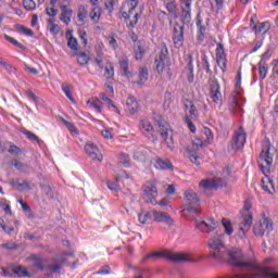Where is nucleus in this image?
Instances as JSON below:
<instances>
[{"instance_id":"26","label":"nucleus","mask_w":278,"mask_h":278,"mask_svg":"<svg viewBox=\"0 0 278 278\" xmlns=\"http://www.w3.org/2000/svg\"><path fill=\"white\" fill-rule=\"evenodd\" d=\"M154 166L159 170H170V168H173V163H170V161L165 159H156Z\"/></svg>"},{"instance_id":"4","label":"nucleus","mask_w":278,"mask_h":278,"mask_svg":"<svg viewBox=\"0 0 278 278\" xmlns=\"http://www.w3.org/2000/svg\"><path fill=\"white\" fill-rule=\"evenodd\" d=\"M229 177H231V168L226 167L223 169L220 176L200 181V188H203V190H212L214 188H225V186H227V179H229Z\"/></svg>"},{"instance_id":"34","label":"nucleus","mask_w":278,"mask_h":278,"mask_svg":"<svg viewBox=\"0 0 278 278\" xmlns=\"http://www.w3.org/2000/svg\"><path fill=\"white\" fill-rule=\"evenodd\" d=\"M96 63L100 68L103 66V42H100L97 46Z\"/></svg>"},{"instance_id":"31","label":"nucleus","mask_w":278,"mask_h":278,"mask_svg":"<svg viewBox=\"0 0 278 278\" xmlns=\"http://www.w3.org/2000/svg\"><path fill=\"white\" fill-rule=\"evenodd\" d=\"M138 220L141 223V225H147L149 220H153V211L146 212V213H139Z\"/></svg>"},{"instance_id":"46","label":"nucleus","mask_w":278,"mask_h":278,"mask_svg":"<svg viewBox=\"0 0 278 278\" xmlns=\"http://www.w3.org/2000/svg\"><path fill=\"white\" fill-rule=\"evenodd\" d=\"M144 49L142 48V46H140V43H137L135 46V59L136 60H142L144 58Z\"/></svg>"},{"instance_id":"41","label":"nucleus","mask_w":278,"mask_h":278,"mask_svg":"<svg viewBox=\"0 0 278 278\" xmlns=\"http://www.w3.org/2000/svg\"><path fill=\"white\" fill-rule=\"evenodd\" d=\"M46 14L48 16H51L52 18H55L58 16V9H55V1L51 0L50 7L46 8Z\"/></svg>"},{"instance_id":"10","label":"nucleus","mask_w":278,"mask_h":278,"mask_svg":"<svg viewBox=\"0 0 278 278\" xmlns=\"http://www.w3.org/2000/svg\"><path fill=\"white\" fill-rule=\"evenodd\" d=\"M273 219L268 218L266 214H262V218L258 224L253 228L254 236H264V233H270L273 231Z\"/></svg>"},{"instance_id":"35","label":"nucleus","mask_w":278,"mask_h":278,"mask_svg":"<svg viewBox=\"0 0 278 278\" xmlns=\"http://www.w3.org/2000/svg\"><path fill=\"white\" fill-rule=\"evenodd\" d=\"M258 75L262 80L266 79V75H268V67L264 61L258 62Z\"/></svg>"},{"instance_id":"30","label":"nucleus","mask_w":278,"mask_h":278,"mask_svg":"<svg viewBox=\"0 0 278 278\" xmlns=\"http://www.w3.org/2000/svg\"><path fill=\"white\" fill-rule=\"evenodd\" d=\"M99 97L101 101H104V103H108L110 110H113L115 114H121V110L118 109V106H116V104H114V101L110 99V97H108L105 93H100Z\"/></svg>"},{"instance_id":"50","label":"nucleus","mask_w":278,"mask_h":278,"mask_svg":"<svg viewBox=\"0 0 278 278\" xmlns=\"http://www.w3.org/2000/svg\"><path fill=\"white\" fill-rule=\"evenodd\" d=\"M104 77H106V79H112L114 77V65H112V63H108L105 66Z\"/></svg>"},{"instance_id":"22","label":"nucleus","mask_w":278,"mask_h":278,"mask_svg":"<svg viewBox=\"0 0 278 278\" xmlns=\"http://www.w3.org/2000/svg\"><path fill=\"white\" fill-rule=\"evenodd\" d=\"M10 186H12L13 188H16L21 192H25L27 190H31V186L29 185V182L26 181V180H23L21 178L12 179L10 181Z\"/></svg>"},{"instance_id":"8","label":"nucleus","mask_w":278,"mask_h":278,"mask_svg":"<svg viewBox=\"0 0 278 278\" xmlns=\"http://www.w3.org/2000/svg\"><path fill=\"white\" fill-rule=\"evenodd\" d=\"M252 207L253 205H251V202L249 201L243 205V212H245V214L243 215V220L240 223L239 238H244V235L249 229H251V225H253V214L251 213Z\"/></svg>"},{"instance_id":"2","label":"nucleus","mask_w":278,"mask_h":278,"mask_svg":"<svg viewBox=\"0 0 278 278\" xmlns=\"http://www.w3.org/2000/svg\"><path fill=\"white\" fill-rule=\"evenodd\" d=\"M168 260L169 262H187L189 264H195L200 262L201 256L191 253H179L172 251L152 252L146 256V260Z\"/></svg>"},{"instance_id":"17","label":"nucleus","mask_w":278,"mask_h":278,"mask_svg":"<svg viewBox=\"0 0 278 278\" xmlns=\"http://www.w3.org/2000/svg\"><path fill=\"white\" fill-rule=\"evenodd\" d=\"M217 227L218 222L212 218H208L197 224V229H199V231H202L203 233H211V231H214Z\"/></svg>"},{"instance_id":"20","label":"nucleus","mask_w":278,"mask_h":278,"mask_svg":"<svg viewBox=\"0 0 278 278\" xmlns=\"http://www.w3.org/2000/svg\"><path fill=\"white\" fill-rule=\"evenodd\" d=\"M260 168L264 170L265 168H270L273 165V159L270 157V150L267 149L266 151H262L260 154L258 161Z\"/></svg>"},{"instance_id":"16","label":"nucleus","mask_w":278,"mask_h":278,"mask_svg":"<svg viewBox=\"0 0 278 278\" xmlns=\"http://www.w3.org/2000/svg\"><path fill=\"white\" fill-rule=\"evenodd\" d=\"M85 151L91 160H97L98 162H103V154L101 153V151L94 143H92V142L87 143L85 146Z\"/></svg>"},{"instance_id":"61","label":"nucleus","mask_w":278,"mask_h":278,"mask_svg":"<svg viewBox=\"0 0 278 278\" xmlns=\"http://www.w3.org/2000/svg\"><path fill=\"white\" fill-rule=\"evenodd\" d=\"M166 10L169 11L172 14H175V12H177V3L168 2L166 4Z\"/></svg>"},{"instance_id":"60","label":"nucleus","mask_w":278,"mask_h":278,"mask_svg":"<svg viewBox=\"0 0 278 278\" xmlns=\"http://www.w3.org/2000/svg\"><path fill=\"white\" fill-rule=\"evenodd\" d=\"M0 205H1L2 210H4L5 214H11L10 202H8L7 200H2L0 202Z\"/></svg>"},{"instance_id":"51","label":"nucleus","mask_w":278,"mask_h":278,"mask_svg":"<svg viewBox=\"0 0 278 278\" xmlns=\"http://www.w3.org/2000/svg\"><path fill=\"white\" fill-rule=\"evenodd\" d=\"M67 47L72 51H77V49H79V42H77V39L75 37H70L67 41Z\"/></svg>"},{"instance_id":"12","label":"nucleus","mask_w":278,"mask_h":278,"mask_svg":"<svg viewBox=\"0 0 278 278\" xmlns=\"http://www.w3.org/2000/svg\"><path fill=\"white\" fill-rule=\"evenodd\" d=\"M186 201L188 203L187 212H190L192 214H199V197L197 195V192L192 190H187L185 192Z\"/></svg>"},{"instance_id":"15","label":"nucleus","mask_w":278,"mask_h":278,"mask_svg":"<svg viewBox=\"0 0 278 278\" xmlns=\"http://www.w3.org/2000/svg\"><path fill=\"white\" fill-rule=\"evenodd\" d=\"M250 29H252V31H254L256 36L260 34H268V31L270 30V23H255V20L252 17L250 20Z\"/></svg>"},{"instance_id":"57","label":"nucleus","mask_w":278,"mask_h":278,"mask_svg":"<svg viewBox=\"0 0 278 278\" xmlns=\"http://www.w3.org/2000/svg\"><path fill=\"white\" fill-rule=\"evenodd\" d=\"M205 144H207V142L205 141L204 138H202V139L197 138V139H194V141H193V147H194L195 149H201V147H205Z\"/></svg>"},{"instance_id":"11","label":"nucleus","mask_w":278,"mask_h":278,"mask_svg":"<svg viewBox=\"0 0 278 278\" xmlns=\"http://www.w3.org/2000/svg\"><path fill=\"white\" fill-rule=\"evenodd\" d=\"M244 144H247V131H244V128L240 127L235 131V136L231 140V149L233 151H240V149H244Z\"/></svg>"},{"instance_id":"27","label":"nucleus","mask_w":278,"mask_h":278,"mask_svg":"<svg viewBox=\"0 0 278 278\" xmlns=\"http://www.w3.org/2000/svg\"><path fill=\"white\" fill-rule=\"evenodd\" d=\"M149 81V68L141 66L139 68V80L136 81L137 86H144Z\"/></svg>"},{"instance_id":"32","label":"nucleus","mask_w":278,"mask_h":278,"mask_svg":"<svg viewBox=\"0 0 278 278\" xmlns=\"http://www.w3.org/2000/svg\"><path fill=\"white\" fill-rule=\"evenodd\" d=\"M72 55H77V63L80 66H86V64L90 62V58L88 56V54H86V52H81V53L73 52Z\"/></svg>"},{"instance_id":"3","label":"nucleus","mask_w":278,"mask_h":278,"mask_svg":"<svg viewBox=\"0 0 278 278\" xmlns=\"http://www.w3.org/2000/svg\"><path fill=\"white\" fill-rule=\"evenodd\" d=\"M138 8V0H128L124 2L121 14L127 22L128 27H136L138 25V18H140V12L136 10Z\"/></svg>"},{"instance_id":"23","label":"nucleus","mask_w":278,"mask_h":278,"mask_svg":"<svg viewBox=\"0 0 278 278\" xmlns=\"http://www.w3.org/2000/svg\"><path fill=\"white\" fill-rule=\"evenodd\" d=\"M61 16H60V21H62V23H64L65 25H68L71 23V18L73 16V10L71 8H68L67 5H61Z\"/></svg>"},{"instance_id":"45","label":"nucleus","mask_w":278,"mask_h":278,"mask_svg":"<svg viewBox=\"0 0 278 278\" xmlns=\"http://www.w3.org/2000/svg\"><path fill=\"white\" fill-rule=\"evenodd\" d=\"M77 16H78L79 23H84V21H86V17L88 16V10L86 9V7L80 5L78 8Z\"/></svg>"},{"instance_id":"29","label":"nucleus","mask_w":278,"mask_h":278,"mask_svg":"<svg viewBox=\"0 0 278 278\" xmlns=\"http://www.w3.org/2000/svg\"><path fill=\"white\" fill-rule=\"evenodd\" d=\"M47 30L51 36H58V34H60V25L55 23V20L49 18L47 20Z\"/></svg>"},{"instance_id":"1","label":"nucleus","mask_w":278,"mask_h":278,"mask_svg":"<svg viewBox=\"0 0 278 278\" xmlns=\"http://www.w3.org/2000/svg\"><path fill=\"white\" fill-rule=\"evenodd\" d=\"M208 247L211 249V255L216 262H229L232 266L238 268L236 275H253V278L257 277V274L262 273V267L253 258H249L242 255V250L238 248H231L227 250L225 247V235H216L208 240Z\"/></svg>"},{"instance_id":"38","label":"nucleus","mask_w":278,"mask_h":278,"mask_svg":"<svg viewBox=\"0 0 278 278\" xmlns=\"http://www.w3.org/2000/svg\"><path fill=\"white\" fill-rule=\"evenodd\" d=\"M90 20L93 21L94 23H99L101 21V9L99 7H94L90 14Z\"/></svg>"},{"instance_id":"36","label":"nucleus","mask_w":278,"mask_h":278,"mask_svg":"<svg viewBox=\"0 0 278 278\" xmlns=\"http://www.w3.org/2000/svg\"><path fill=\"white\" fill-rule=\"evenodd\" d=\"M229 112H231V114H240L242 112V108H240L236 98H233L229 104Z\"/></svg>"},{"instance_id":"19","label":"nucleus","mask_w":278,"mask_h":278,"mask_svg":"<svg viewBox=\"0 0 278 278\" xmlns=\"http://www.w3.org/2000/svg\"><path fill=\"white\" fill-rule=\"evenodd\" d=\"M211 99L214 103H220L223 101V93L220 92V84L218 80H213L211 84Z\"/></svg>"},{"instance_id":"33","label":"nucleus","mask_w":278,"mask_h":278,"mask_svg":"<svg viewBox=\"0 0 278 278\" xmlns=\"http://www.w3.org/2000/svg\"><path fill=\"white\" fill-rule=\"evenodd\" d=\"M28 260H31L33 262H35L33 264V266L35 268H38L39 270H42L45 268V265L42 264V257L38 254H31Z\"/></svg>"},{"instance_id":"25","label":"nucleus","mask_w":278,"mask_h":278,"mask_svg":"<svg viewBox=\"0 0 278 278\" xmlns=\"http://www.w3.org/2000/svg\"><path fill=\"white\" fill-rule=\"evenodd\" d=\"M126 110L129 112V114H136V112H138V101L134 96L127 98Z\"/></svg>"},{"instance_id":"42","label":"nucleus","mask_w":278,"mask_h":278,"mask_svg":"<svg viewBox=\"0 0 278 278\" xmlns=\"http://www.w3.org/2000/svg\"><path fill=\"white\" fill-rule=\"evenodd\" d=\"M119 66L126 77H131V72H129V61L127 59H122L119 61Z\"/></svg>"},{"instance_id":"47","label":"nucleus","mask_w":278,"mask_h":278,"mask_svg":"<svg viewBox=\"0 0 278 278\" xmlns=\"http://www.w3.org/2000/svg\"><path fill=\"white\" fill-rule=\"evenodd\" d=\"M61 88L67 99L71 100L72 103H75V98H73V94L71 93V87H68V84L63 83Z\"/></svg>"},{"instance_id":"14","label":"nucleus","mask_w":278,"mask_h":278,"mask_svg":"<svg viewBox=\"0 0 278 278\" xmlns=\"http://www.w3.org/2000/svg\"><path fill=\"white\" fill-rule=\"evenodd\" d=\"M184 25H186V23L182 22V25L175 24L174 26L173 41L176 49L184 47Z\"/></svg>"},{"instance_id":"62","label":"nucleus","mask_w":278,"mask_h":278,"mask_svg":"<svg viewBox=\"0 0 278 278\" xmlns=\"http://www.w3.org/2000/svg\"><path fill=\"white\" fill-rule=\"evenodd\" d=\"M109 47L115 51V49H118V42L114 37L109 38Z\"/></svg>"},{"instance_id":"39","label":"nucleus","mask_w":278,"mask_h":278,"mask_svg":"<svg viewBox=\"0 0 278 278\" xmlns=\"http://www.w3.org/2000/svg\"><path fill=\"white\" fill-rule=\"evenodd\" d=\"M13 273L15 275H18V277H31V274H29V271H27V268H25L24 266H15L13 268Z\"/></svg>"},{"instance_id":"24","label":"nucleus","mask_w":278,"mask_h":278,"mask_svg":"<svg viewBox=\"0 0 278 278\" xmlns=\"http://www.w3.org/2000/svg\"><path fill=\"white\" fill-rule=\"evenodd\" d=\"M189 58V62L187 65V79L189 84H193L194 83V59L192 58V54L188 55Z\"/></svg>"},{"instance_id":"28","label":"nucleus","mask_w":278,"mask_h":278,"mask_svg":"<svg viewBox=\"0 0 278 278\" xmlns=\"http://www.w3.org/2000/svg\"><path fill=\"white\" fill-rule=\"evenodd\" d=\"M87 105L88 108H91L92 110L98 112V114H101V112H103V104H101V100H99V98L89 99L87 101Z\"/></svg>"},{"instance_id":"49","label":"nucleus","mask_w":278,"mask_h":278,"mask_svg":"<svg viewBox=\"0 0 278 278\" xmlns=\"http://www.w3.org/2000/svg\"><path fill=\"white\" fill-rule=\"evenodd\" d=\"M262 188L265 192H268V194H273L275 192V187L270 180H268L267 184L266 181L262 180Z\"/></svg>"},{"instance_id":"43","label":"nucleus","mask_w":278,"mask_h":278,"mask_svg":"<svg viewBox=\"0 0 278 278\" xmlns=\"http://www.w3.org/2000/svg\"><path fill=\"white\" fill-rule=\"evenodd\" d=\"M118 162L119 164H122V166H124L125 168H129V166H131L130 159H129V154H125V153H119L118 155Z\"/></svg>"},{"instance_id":"55","label":"nucleus","mask_w":278,"mask_h":278,"mask_svg":"<svg viewBox=\"0 0 278 278\" xmlns=\"http://www.w3.org/2000/svg\"><path fill=\"white\" fill-rule=\"evenodd\" d=\"M102 138L105 140H112L114 138V134H112V128H105L101 130Z\"/></svg>"},{"instance_id":"56","label":"nucleus","mask_w":278,"mask_h":278,"mask_svg":"<svg viewBox=\"0 0 278 278\" xmlns=\"http://www.w3.org/2000/svg\"><path fill=\"white\" fill-rule=\"evenodd\" d=\"M78 36L83 45L86 47L88 45V34L86 33V30H78Z\"/></svg>"},{"instance_id":"13","label":"nucleus","mask_w":278,"mask_h":278,"mask_svg":"<svg viewBox=\"0 0 278 278\" xmlns=\"http://www.w3.org/2000/svg\"><path fill=\"white\" fill-rule=\"evenodd\" d=\"M180 10L181 23H190L192 21V0H180Z\"/></svg>"},{"instance_id":"44","label":"nucleus","mask_w":278,"mask_h":278,"mask_svg":"<svg viewBox=\"0 0 278 278\" xmlns=\"http://www.w3.org/2000/svg\"><path fill=\"white\" fill-rule=\"evenodd\" d=\"M62 123L63 125H65V127H67L68 131H71V134L73 136H79V131L77 130V127H75V124L62 118Z\"/></svg>"},{"instance_id":"40","label":"nucleus","mask_w":278,"mask_h":278,"mask_svg":"<svg viewBox=\"0 0 278 278\" xmlns=\"http://www.w3.org/2000/svg\"><path fill=\"white\" fill-rule=\"evenodd\" d=\"M202 138L204 139V141H206V144H210V142L214 140V134L210 128L204 127L202 130Z\"/></svg>"},{"instance_id":"7","label":"nucleus","mask_w":278,"mask_h":278,"mask_svg":"<svg viewBox=\"0 0 278 278\" xmlns=\"http://www.w3.org/2000/svg\"><path fill=\"white\" fill-rule=\"evenodd\" d=\"M159 132L161 134V138L165 142L167 149H169V151H175V149H177V146L175 144V137L170 124L160 123Z\"/></svg>"},{"instance_id":"53","label":"nucleus","mask_w":278,"mask_h":278,"mask_svg":"<svg viewBox=\"0 0 278 278\" xmlns=\"http://www.w3.org/2000/svg\"><path fill=\"white\" fill-rule=\"evenodd\" d=\"M23 5L28 12L36 10V2L34 0H23Z\"/></svg>"},{"instance_id":"64","label":"nucleus","mask_w":278,"mask_h":278,"mask_svg":"<svg viewBox=\"0 0 278 278\" xmlns=\"http://www.w3.org/2000/svg\"><path fill=\"white\" fill-rule=\"evenodd\" d=\"M106 186L109 190H112L113 192H116L118 190V184L116 182L108 181Z\"/></svg>"},{"instance_id":"5","label":"nucleus","mask_w":278,"mask_h":278,"mask_svg":"<svg viewBox=\"0 0 278 278\" xmlns=\"http://www.w3.org/2000/svg\"><path fill=\"white\" fill-rule=\"evenodd\" d=\"M184 105H185V124L187 125L191 134H195L197 126H194V121L199 118V111L197 110L194 102L190 100H185Z\"/></svg>"},{"instance_id":"58","label":"nucleus","mask_w":278,"mask_h":278,"mask_svg":"<svg viewBox=\"0 0 278 278\" xmlns=\"http://www.w3.org/2000/svg\"><path fill=\"white\" fill-rule=\"evenodd\" d=\"M216 58H227L225 55V48L220 43H218L216 48Z\"/></svg>"},{"instance_id":"18","label":"nucleus","mask_w":278,"mask_h":278,"mask_svg":"<svg viewBox=\"0 0 278 278\" xmlns=\"http://www.w3.org/2000/svg\"><path fill=\"white\" fill-rule=\"evenodd\" d=\"M139 130L142 134V136H146V138H153V135L155 134V129L153 128V125L149 119H141L139 122Z\"/></svg>"},{"instance_id":"59","label":"nucleus","mask_w":278,"mask_h":278,"mask_svg":"<svg viewBox=\"0 0 278 278\" xmlns=\"http://www.w3.org/2000/svg\"><path fill=\"white\" fill-rule=\"evenodd\" d=\"M4 38L5 40H8V42H11V45H14V47H18L20 49L23 48V45H21L16 39H14V37H10L5 35Z\"/></svg>"},{"instance_id":"48","label":"nucleus","mask_w":278,"mask_h":278,"mask_svg":"<svg viewBox=\"0 0 278 278\" xmlns=\"http://www.w3.org/2000/svg\"><path fill=\"white\" fill-rule=\"evenodd\" d=\"M170 103H173V93L167 91L164 93V102H163L164 110H168V108H170Z\"/></svg>"},{"instance_id":"9","label":"nucleus","mask_w":278,"mask_h":278,"mask_svg":"<svg viewBox=\"0 0 278 278\" xmlns=\"http://www.w3.org/2000/svg\"><path fill=\"white\" fill-rule=\"evenodd\" d=\"M142 199L146 201V203L157 205V187H155V182L148 181L143 185Z\"/></svg>"},{"instance_id":"21","label":"nucleus","mask_w":278,"mask_h":278,"mask_svg":"<svg viewBox=\"0 0 278 278\" xmlns=\"http://www.w3.org/2000/svg\"><path fill=\"white\" fill-rule=\"evenodd\" d=\"M152 218L155 223H165V225H173L170 215L160 211H152Z\"/></svg>"},{"instance_id":"52","label":"nucleus","mask_w":278,"mask_h":278,"mask_svg":"<svg viewBox=\"0 0 278 278\" xmlns=\"http://www.w3.org/2000/svg\"><path fill=\"white\" fill-rule=\"evenodd\" d=\"M217 65L219 66L220 71L225 73L227 71V56L216 58Z\"/></svg>"},{"instance_id":"54","label":"nucleus","mask_w":278,"mask_h":278,"mask_svg":"<svg viewBox=\"0 0 278 278\" xmlns=\"http://www.w3.org/2000/svg\"><path fill=\"white\" fill-rule=\"evenodd\" d=\"M134 160H137V162H144L147 160V153L142 150H137L134 153Z\"/></svg>"},{"instance_id":"6","label":"nucleus","mask_w":278,"mask_h":278,"mask_svg":"<svg viewBox=\"0 0 278 278\" xmlns=\"http://www.w3.org/2000/svg\"><path fill=\"white\" fill-rule=\"evenodd\" d=\"M170 66V58H168V47L166 43L160 45V53L159 56L154 61V68L159 75H162L166 68Z\"/></svg>"},{"instance_id":"37","label":"nucleus","mask_w":278,"mask_h":278,"mask_svg":"<svg viewBox=\"0 0 278 278\" xmlns=\"http://www.w3.org/2000/svg\"><path fill=\"white\" fill-rule=\"evenodd\" d=\"M222 225L225 229L226 236H231L233 233V226L231 225V220H229L227 218H223Z\"/></svg>"},{"instance_id":"63","label":"nucleus","mask_w":278,"mask_h":278,"mask_svg":"<svg viewBox=\"0 0 278 278\" xmlns=\"http://www.w3.org/2000/svg\"><path fill=\"white\" fill-rule=\"evenodd\" d=\"M20 31L22 34H25V36H34V30H31V28H27L25 26H21Z\"/></svg>"}]
</instances>
